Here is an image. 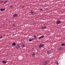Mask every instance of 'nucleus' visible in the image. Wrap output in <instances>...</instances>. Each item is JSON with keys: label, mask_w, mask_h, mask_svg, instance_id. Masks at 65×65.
I'll list each match as a JSON object with an SVG mask.
<instances>
[{"label": "nucleus", "mask_w": 65, "mask_h": 65, "mask_svg": "<svg viewBox=\"0 0 65 65\" xmlns=\"http://www.w3.org/2000/svg\"><path fill=\"white\" fill-rule=\"evenodd\" d=\"M61 23V21H60V20H58L56 22V24L57 25H58V24H59Z\"/></svg>", "instance_id": "f257e3e1"}, {"label": "nucleus", "mask_w": 65, "mask_h": 65, "mask_svg": "<svg viewBox=\"0 0 65 65\" xmlns=\"http://www.w3.org/2000/svg\"><path fill=\"white\" fill-rule=\"evenodd\" d=\"M43 46H44V44H40L39 47L40 48H41V47H42Z\"/></svg>", "instance_id": "f03ea898"}, {"label": "nucleus", "mask_w": 65, "mask_h": 65, "mask_svg": "<svg viewBox=\"0 0 65 65\" xmlns=\"http://www.w3.org/2000/svg\"><path fill=\"white\" fill-rule=\"evenodd\" d=\"M52 51L51 50H49L47 52V53L48 54H51V53H52Z\"/></svg>", "instance_id": "7ed1b4c3"}, {"label": "nucleus", "mask_w": 65, "mask_h": 65, "mask_svg": "<svg viewBox=\"0 0 65 65\" xmlns=\"http://www.w3.org/2000/svg\"><path fill=\"white\" fill-rule=\"evenodd\" d=\"M20 48V45H17L16 46V48L17 49V50H18Z\"/></svg>", "instance_id": "20e7f679"}, {"label": "nucleus", "mask_w": 65, "mask_h": 65, "mask_svg": "<svg viewBox=\"0 0 65 65\" xmlns=\"http://www.w3.org/2000/svg\"><path fill=\"white\" fill-rule=\"evenodd\" d=\"M47 64V61H45L43 63V65H45Z\"/></svg>", "instance_id": "39448f33"}, {"label": "nucleus", "mask_w": 65, "mask_h": 65, "mask_svg": "<svg viewBox=\"0 0 65 65\" xmlns=\"http://www.w3.org/2000/svg\"><path fill=\"white\" fill-rule=\"evenodd\" d=\"M44 37V36L42 35V36H41V37H39L38 38V39H41V38H43Z\"/></svg>", "instance_id": "423d86ee"}, {"label": "nucleus", "mask_w": 65, "mask_h": 65, "mask_svg": "<svg viewBox=\"0 0 65 65\" xmlns=\"http://www.w3.org/2000/svg\"><path fill=\"white\" fill-rule=\"evenodd\" d=\"M12 45H13V46H15V45H16V43L15 42L13 43L12 44Z\"/></svg>", "instance_id": "0eeeda50"}, {"label": "nucleus", "mask_w": 65, "mask_h": 65, "mask_svg": "<svg viewBox=\"0 0 65 65\" xmlns=\"http://www.w3.org/2000/svg\"><path fill=\"white\" fill-rule=\"evenodd\" d=\"M46 26H44L41 28L42 29H46Z\"/></svg>", "instance_id": "6e6552de"}, {"label": "nucleus", "mask_w": 65, "mask_h": 65, "mask_svg": "<svg viewBox=\"0 0 65 65\" xmlns=\"http://www.w3.org/2000/svg\"><path fill=\"white\" fill-rule=\"evenodd\" d=\"M2 63H3L5 64L6 63V61H5V60H4L2 61Z\"/></svg>", "instance_id": "1a4fd4ad"}, {"label": "nucleus", "mask_w": 65, "mask_h": 65, "mask_svg": "<svg viewBox=\"0 0 65 65\" xmlns=\"http://www.w3.org/2000/svg\"><path fill=\"white\" fill-rule=\"evenodd\" d=\"M5 10V9H1L0 10L1 11H3L4 10Z\"/></svg>", "instance_id": "9d476101"}, {"label": "nucleus", "mask_w": 65, "mask_h": 65, "mask_svg": "<svg viewBox=\"0 0 65 65\" xmlns=\"http://www.w3.org/2000/svg\"><path fill=\"white\" fill-rule=\"evenodd\" d=\"M65 43H63L61 45V46H63V45L64 46H65Z\"/></svg>", "instance_id": "9b49d317"}, {"label": "nucleus", "mask_w": 65, "mask_h": 65, "mask_svg": "<svg viewBox=\"0 0 65 65\" xmlns=\"http://www.w3.org/2000/svg\"><path fill=\"white\" fill-rule=\"evenodd\" d=\"M31 12H30L31 14H33L34 12V11H31Z\"/></svg>", "instance_id": "f8f14e48"}, {"label": "nucleus", "mask_w": 65, "mask_h": 65, "mask_svg": "<svg viewBox=\"0 0 65 65\" xmlns=\"http://www.w3.org/2000/svg\"><path fill=\"white\" fill-rule=\"evenodd\" d=\"M13 17H17V14H15L13 15Z\"/></svg>", "instance_id": "ddd939ff"}, {"label": "nucleus", "mask_w": 65, "mask_h": 65, "mask_svg": "<svg viewBox=\"0 0 65 65\" xmlns=\"http://www.w3.org/2000/svg\"><path fill=\"white\" fill-rule=\"evenodd\" d=\"M29 41H32V40L31 39H30L29 40Z\"/></svg>", "instance_id": "4468645a"}, {"label": "nucleus", "mask_w": 65, "mask_h": 65, "mask_svg": "<svg viewBox=\"0 0 65 65\" xmlns=\"http://www.w3.org/2000/svg\"><path fill=\"white\" fill-rule=\"evenodd\" d=\"M22 45V47H24L25 46V45Z\"/></svg>", "instance_id": "2eb2a0df"}, {"label": "nucleus", "mask_w": 65, "mask_h": 65, "mask_svg": "<svg viewBox=\"0 0 65 65\" xmlns=\"http://www.w3.org/2000/svg\"><path fill=\"white\" fill-rule=\"evenodd\" d=\"M56 63L57 64V65H58V64H59V63H58V61H56Z\"/></svg>", "instance_id": "dca6fc26"}, {"label": "nucleus", "mask_w": 65, "mask_h": 65, "mask_svg": "<svg viewBox=\"0 0 65 65\" xmlns=\"http://www.w3.org/2000/svg\"><path fill=\"white\" fill-rule=\"evenodd\" d=\"M34 37H35V38H36L37 37H36V36H34Z\"/></svg>", "instance_id": "f3484780"}, {"label": "nucleus", "mask_w": 65, "mask_h": 65, "mask_svg": "<svg viewBox=\"0 0 65 65\" xmlns=\"http://www.w3.org/2000/svg\"><path fill=\"white\" fill-rule=\"evenodd\" d=\"M32 55L33 56H34H34H35V54H32Z\"/></svg>", "instance_id": "a211bd4d"}, {"label": "nucleus", "mask_w": 65, "mask_h": 65, "mask_svg": "<svg viewBox=\"0 0 65 65\" xmlns=\"http://www.w3.org/2000/svg\"><path fill=\"white\" fill-rule=\"evenodd\" d=\"M12 7H13V6H10V8H12Z\"/></svg>", "instance_id": "6ab92c4d"}, {"label": "nucleus", "mask_w": 65, "mask_h": 65, "mask_svg": "<svg viewBox=\"0 0 65 65\" xmlns=\"http://www.w3.org/2000/svg\"><path fill=\"white\" fill-rule=\"evenodd\" d=\"M2 38V36H0V38Z\"/></svg>", "instance_id": "aec40b11"}, {"label": "nucleus", "mask_w": 65, "mask_h": 65, "mask_svg": "<svg viewBox=\"0 0 65 65\" xmlns=\"http://www.w3.org/2000/svg\"><path fill=\"white\" fill-rule=\"evenodd\" d=\"M40 9V10H41V11H42V10H43V9Z\"/></svg>", "instance_id": "412c9836"}, {"label": "nucleus", "mask_w": 65, "mask_h": 65, "mask_svg": "<svg viewBox=\"0 0 65 65\" xmlns=\"http://www.w3.org/2000/svg\"><path fill=\"white\" fill-rule=\"evenodd\" d=\"M24 6H22V7H21V8H24Z\"/></svg>", "instance_id": "4be33fe9"}, {"label": "nucleus", "mask_w": 65, "mask_h": 65, "mask_svg": "<svg viewBox=\"0 0 65 65\" xmlns=\"http://www.w3.org/2000/svg\"><path fill=\"white\" fill-rule=\"evenodd\" d=\"M31 39V40L32 41V40H33V38Z\"/></svg>", "instance_id": "5701e85b"}, {"label": "nucleus", "mask_w": 65, "mask_h": 65, "mask_svg": "<svg viewBox=\"0 0 65 65\" xmlns=\"http://www.w3.org/2000/svg\"><path fill=\"white\" fill-rule=\"evenodd\" d=\"M33 39H35V38H33Z\"/></svg>", "instance_id": "b1692460"}, {"label": "nucleus", "mask_w": 65, "mask_h": 65, "mask_svg": "<svg viewBox=\"0 0 65 65\" xmlns=\"http://www.w3.org/2000/svg\"><path fill=\"white\" fill-rule=\"evenodd\" d=\"M13 26H15V25H13Z\"/></svg>", "instance_id": "393cba45"}, {"label": "nucleus", "mask_w": 65, "mask_h": 65, "mask_svg": "<svg viewBox=\"0 0 65 65\" xmlns=\"http://www.w3.org/2000/svg\"><path fill=\"white\" fill-rule=\"evenodd\" d=\"M7 2V1H6L5 2Z\"/></svg>", "instance_id": "a878e982"}, {"label": "nucleus", "mask_w": 65, "mask_h": 65, "mask_svg": "<svg viewBox=\"0 0 65 65\" xmlns=\"http://www.w3.org/2000/svg\"><path fill=\"white\" fill-rule=\"evenodd\" d=\"M14 35H15V34H14Z\"/></svg>", "instance_id": "bb28decb"}]
</instances>
